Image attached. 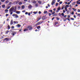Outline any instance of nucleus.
<instances>
[{
	"label": "nucleus",
	"mask_w": 80,
	"mask_h": 80,
	"mask_svg": "<svg viewBox=\"0 0 80 80\" xmlns=\"http://www.w3.org/2000/svg\"><path fill=\"white\" fill-rule=\"evenodd\" d=\"M22 9H24V8H25V6L24 5L22 6Z\"/></svg>",
	"instance_id": "nucleus-14"
},
{
	"label": "nucleus",
	"mask_w": 80,
	"mask_h": 80,
	"mask_svg": "<svg viewBox=\"0 0 80 80\" xmlns=\"http://www.w3.org/2000/svg\"><path fill=\"white\" fill-rule=\"evenodd\" d=\"M11 28H12V29H13V28H14V26H12L11 27Z\"/></svg>",
	"instance_id": "nucleus-38"
},
{
	"label": "nucleus",
	"mask_w": 80,
	"mask_h": 80,
	"mask_svg": "<svg viewBox=\"0 0 80 80\" xmlns=\"http://www.w3.org/2000/svg\"><path fill=\"white\" fill-rule=\"evenodd\" d=\"M55 18L53 17L52 19V20H54V19Z\"/></svg>",
	"instance_id": "nucleus-57"
},
{
	"label": "nucleus",
	"mask_w": 80,
	"mask_h": 80,
	"mask_svg": "<svg viewBox=\"0 0 80 80\" xmlns=\"http://www.w3.org/2000/svg\"><path fill=\"white\" fill-rule=\"evenodd\" d=\"M27 29H29V30H31L32 29V27L31 26H29L27 27Z\"/></svg>",
	"instance_id": "nucleus-3"
},
{
	"label": "nucleus",
	"mask_w": 80,
	"mask_h": 80,
	"mask_svg": "<svg viewBox=\"0 0 80 80\" xmlns=\"http://www.w3.org/2000/svg\"><path fill=\"white\" fill-rule=\"evenodd\" d=\"M2 8H5V5H2Z\"/></svg>",
	"instance_id": "nucleus-21"
},
{
	"label": "nucleus",
	"mask_w": 80,
	"mask_h": 80,
	"mask_svg": "<svg viewBox=\"0 0 80 80\" xmlns=\"http://www.w3.org/2000/svg\"><path fill=\"white\" fill-rule=\"evenodd\" d=\"M52 14H51V13H49V17H50V16H51Z\"/></svg>",
	"instance_id": "nucleus-42"
},
{
	"label": "nucleus",
	"mask_w": 80,
	"mask_h": 80,
	"mask_svg": "<svg viewBox=\"0 0 80 80\" xmlns=\"http://www.w3.org/2000/svg\"><path fill=\"white\" fill-rule=\"evenodd\" d=\"M12 14H13V12H11L10 15H12Z\"/></svg>",
	"instance_id": "nucleus-46"
},
{
	"label": "nucleus",
	"mask_w": 80,
	"mask_h": 80,
	"mask_svg": "<svg viewBox=\"0 0 80 80\" xmlns=\"http://www.w3.org/2000/svg\"><path fill=\"white\" fill-rule=\"evenodd\" d=\"M62 1H61V2H59L60 4H62Z\"/></svg>",
	"instance_id": "nucleus-40"
},
{
	"label": "nucleus",
	"mask_w": 80,
	"mask_h": 80,
	"mask_svg": "<svg viewBox=\"0 0 80 80\" xmlns=\"http://www.w3.org/2000/svg\"><path fill=\"white\" fill-rule=\"evenodd\" d=\"M1 2H5V0H1Z\"/></svg>",
	"instance_id": "nucleus-44"
},
{
	"label": "nucleus",
	"mask_w": 80,
	"mask_h": 80,
	"mask_svg": "<svg viewBox=\"0 0 80 80\" xmlns=\"http://www.w3.org/2000/svg\"><path fill=\"white\" fill-rule=\"evenodd\" d=\"M55 3V0H52V1L51 3L52 5H54Z\"/></svg>",
	"instance_id": "nucleus-4"
},
{
	"label": "nucleus",
	"mask_w": 80,
	"mask_h": 80,
	"mask_svg": "<svg viewBox=\"0 0 80 80\" xmlns=\"http://www.w3.org/2000/svg\"><path fill=\"white\" fill-rule=\"evenodd\" d=\"M17 26H18V27H20L21 25L20 24H18Z\"/></svg>",
	"instance_id": "nucleus-25"
},
{
	"label": "nucleus",
	"mask_w": 80,
	"mask_h": 80,
	"mask_svg": "<svg viewBox=\"0 0 80 80\" xmlns=\"http://www.w3.org/2000/svg\"><path fill=\"white\" fill-rule=\"evenodd\" d=\"M9 29H10V26L8 25V30H9Z\"/></svg>",
	"instance_id": "nucleus-16"
},
{
	"label": "nucleus",
	"mask_w": 80,
	"mask_h": 80,
	"mask_svg": "<svg viewBox=\"0 0 80 80\" xmlns=\"http://www.w3.org/2000/svg\"><path fill=\"white\" fill-rule=\"evenodd\" d=\"M59 12V10H58L56 11V13H58Z\"/></svg>",
	"instance_id": "nucleus-49"
},
{
	"label": "nucleus",
	"mask_w": 80,
	"mask_h": 80,
	"mask_svg": "<svg viewBox=\"0 0 80 80\" xmlns=\"http://www.w3.org/2000/svg\"><path fill=\"white\" fill-rule=\"evenodd\" d=\"M78 16H80V14H78Z\"/></svg>",
	"instance_id": "nucleus-63"
},
{
	"label": "nucleus",
	"mask_w": 80,
	"mask_h": 80,
	"mask_svg": "<svg viewBox=\"0 0 80 80\" xmlns=\"http://www.w3.org/2000/svg\"><path fill=\"white\" fill-rule=\"evenodd\" d=\"M19 1H15V2L16 3V4H17L18 3H19Z\"/></svg>",
	"instance_id": "nucleus-17"
},
{
	"label": "nucleus",
	"mask_w": 80,
	"mask_h": 80,
	"mask_svg": "<svg viewBox=\"0 0 80 80\" xmlns=\"http://www.w3.org/2000/svg\"><path fill=\"white\" fill-rule=\"evenodd\" d=\"M18 4L20 5H22V2H20L18 3Z\"/></svg>",
	"instance_id": "nucleus-19"
},
{
	"label": "nucleus",
	"mask_w": 80,
	"mask_h": 80,
	"mask_svg": "<svg viewBox=\"0 0 80 80\" xmlns=\"http://www.w3.org/2000/svg\"><path fill=\"white\" fill-rule=\"evenodd\" d=\"M31 2L33 3H37V2L35 1L32 0Z\"/></svg>",
	"instance_id": "nucleus-11"
},
{
	"label": "nucleus",
	"mask_w": 80,
	"mask_h": 80,
	"mask_svg": "<svg viewBox=\"0 0 80 80\" xmlns=\"http://www.w3.org/2000/svg\"><path fill=\"white\" fill-rule=\"evenodd\" d=\"M16 10L17 8L16 7H15V8H14V7H12L9 10V12H16Z\"/></svg>",
	"instance_id": "nucleus-1"
},
{
	"label": "nucleus",
	"mask_w": 80,
	"mask_h": 80,
	"mask_svg": "<svg viewBox=\"0 0 80 80\" xmlns=\"http://www.w3.org/2000/svg\"><path fill=\"white\" fill-rule=\"evenodd\" d=\"M33 13H34V14H37V12H33Z\"/></svg>",
	"instance_id": "nucleus-27"
},
{
	"label": "nucleus",
	"mask_w": 80,
	"mask_h": 80,
	"mask_svg": "<svg viewBox=\"0 0 80 80\" xmlns=\"http://www.w3.org/2000/svg\"><path fill=\"white\" fill-rule=\"evenodd\" d=\"M63 8H63V7H62L61 8V9H62V10L63 9Z\"/></svg>",
	"instance_id": "nucleus-55"
},
{
	"label": "nucleus",
	"mask_w": 80,
	"mask_h": 80,
	"mask_svg": "<svg viewBox=\"0 0 80 80\" xmlns=\"http://www.w3.org/2000/svg\"><path fill=\"white\" fill-rule=\"evenodd\" d=\"M65 10H66V12L67 11V7H65Z\"/></svg>",
	"instance_id": "nucleus-18"
},
{
	"label": "nucleus",
	"mask_w": 80,
	"mask_h": 80,
	"mask_svg": "<svg viewBox=\"0 0 80 80\" xmlns=\"http://www.w3.org/2000/svg\"><path fill=\"white\" fill-rule=\"evenodd\" d=\"M16 13H17V14H19V13H20V11H16Z\"/></svg>",
	"instance_id": "nucleus-12"
},
{
	"label": "nucleus",
	"mask_w": 80,
	"mask_h": 80,
	"mask_svg": "<svg viewBox=\"0 0 80 80\" xmlns=\"http://www.w3.org/2000/svg\"><path fill=\"white\" fill-rule=\"evenodd\" d=\"M72 15H73V14H74V12H72Z\"/></svg>",
	"instance_id": "nucleus-62"
},
{
	"label": "nucleus",
	"mask_w": 80,
	"mask_h": 80,
	"mask_svg": "<svg viewBox=\"0 0 80 80\" xmlns=\"http://www.w3.org/2000/svg\"><path fill=\"white\" fill-rule=\"evenodd\" d=\"M46 8H48V6H46Z\"/></svg>",
	"instance_id": "nucleus-64"
},
{
	"label": "nucleus",
	"mask_w": 80,
	"mask_h": 80,
	"mask_svg": "<svg viewBox=\"0 0 80 80\" xmlns=\"http://www.w3.org/2000/svg\"><path fill=\"white\" fill-rule=\"evenodd\" d=\"M48 7H50V4H48Z\"/></svg>",
	"instance_id": "nucleus-53"
},
{
	"label": "nucleus",
	"mask_w": 80,
	"mask_h": 80,
	"mask_svg": "<svg viewBox=\"0 0 80 80\" xmlns=\"http://www.w3.org/2000/svg\"><path fill=\"white\" fill-rule=\"evenodd\" d=\"M12 33H11V35H13V36H14L15 35V34H16V32H15L13 31L12 32Z\"/></svg>",
	"instance_id": "nucleus-6"
},
{
	"label": "nucleus",
	"mask_w": 80,
	"mask_h": 80,
	"mask_svg": "<svg viewBox=\"0 0 80 80\" xmlns=\"http://www.w3.org/2000/svg\"><path fill=\"white\" fill-rule=\"evenodd\" d=\"M10 7H11L10 6H9L7 8V9H9V8H10Z\"/></svg>",
	"instance_id": "nucleus-37"
},
{
	"label": "nucleus",
	"mask_w": 80,
	"mask_h": 80,
	"mask_svg": "<svg viewBox=\"0 0 80 80\" xmlns=\"http://www.w3.org/2000/svg\"><path fill=\"white\" fill-rule=\"evenodd\" d=\"M26 11H25V10H24L22 11V12H26Z\"/></svg>",
	"instance_id": "nucleus-43"
},
{
	"label": "nucleus",
	"mask_w": 80,
	"mask_h": 80,
	"mask_svg": "<svg viewBox=\"0 0 80 80\" xmlns=\"http://www.w3.org/2000/svg\"><path fill=\"white\" fill-rule=\"evenodd\" d=\"M5 12H8V9H6L5 10Z\"/></svg>",
	"instance_id": "nucleus-34"
},
{
	"label": "nucleus",
	"mask_w": 80,
	"mask_h": 80,
	"mask_svg": "<svg viewBox=\"0 0 80 80\" xmlns=\"http://www.w3.org/2000/svg\"><path fill=\"white\" fill-rule=\"evenodd\" d=\"M57 15H58V13H55L53 15V17H55V16H57Z\"/></svg>",
	"instance_id": "nucleus-13"
},
{
	"label": "nucleus",
	"mask_w": 80,
	"mask_h": 80,
	"mask_svg": "<svg viewBox=\"0 0 80 80\" xmlns=\"http://www.w3.org/2000/svg\"><path fill=\"white\" fill-rule=\"evenodd\" d=\"M55 13V12L54 11L52 12V15H53V14H54Z\"/></svg>",
	"instance_id": "nucleus-35"
},
{
	"label": "nucleus",
	"mask_w": 80,
	"mask_h": 80,
	"mask_svg": "<svg viewBox=\"0 0 80 80\" xmlns=\"http://www.w3.org/2000/svg\"><path fill=\"white\" fill-rule=\"evenodd\" d=\"M38 2L39 3V4H41L42 3V2L41 1H39Z\"/></svg>",
	"instance_id": "nucleus-28"
},
{
	"label": "nucleus",
	"mask_w": 80,
	"mask_h": 80,
	"mask_svg": "<svg viewBox=\"0 0 80 80\" xmlns=\"http://www.w3.org/2000/svg\"><path fill=\"white\" fill-rule=\"evenodd\" d=\"M58 10H61V8H60V7H59L58 8Z\"/></svg>",
	"instance_id": "nucleus-20"
},
{
	"label": "nucleus",
	"mask_w": 80,
	"mask_h": 80,
	"mask_svg": "<svg viewBox=\"0 0 80 80\" xmlns=\"http://www.w3.org/2000/svg\"><path fill=\"white\" fill-rule=\"evenodd\" d=\"M30 15H31L30 13L29 12L28 13V15H29V16H30Z\"/></svg>",
	"instance_id": "nucleus-47"
},
{
	"label": "nucleus",
	"mask_w": 80,
	"mask_h": 80,
	"mask_svg": "<svg viewBox=\"0 0 80 80\" xmlns=\"http://www.w3.org/2000/svg\"><path fill=\"white\" fill-rule=\"evenodd\" d=\"M57 18V20H59V18Z\"/></svg>",
	"instance_id": "nucleus-58"
},
{
	"label": "nucleus",
	"mask_w": 80,
	"mask_h": 80,
	"mask_svg": "<svg viewBox=\"0 0 80 80\" xmlns=\"http://www.w3.org/2000/svg\"><path fill=\"white\" fill-rule=\"evenodd\" d=\"M8 2H9V1H8V0H7V1H6V3L7 4L8 3Z\"/></svg>",
	"instance_id": "nucleus-29"
},
{
	"label": "nucleus",
	"mask_w": 80,
	"mask_h": 80,
	"mask_svg": "<svg viewBox=\"0 0 80 80\" xmlns=\"http://www.w3.org/2000/svg\"><path fill=\"white\" fill-rule=\"evenodd\" d=\"M74 18H76V16L74 15Z\"/></svg>",
	"instance_id": "nucleus-60"
},
{
	"label": "nucleus",
	"mask_w": 80,
	"mask_h": 80,
	"mask_svg": "<svg viewBox=\"0 0 80 80\" xmlns=\"http://www.w3.org/2000/svg\"><path fill=\"white\" fill-rule=\"evenodd\" d=\"M42 23H43V22H42V21H40L39 22H38V23L37 24H36V25H40V24Z\"/></svg>",
	"instance_id": "nucleus-5"
},
{
	"label": "nucleus",
	"mask_w": 80,
	"mask_h": 80,
	"mask_svg": "<svg viewBox=\"0 0 80 80\" xmlns=\"http://www.w3.org/2000/svg\"><path fill=\"white\" fill-rule=\"evenodd\" d=\"M41 18H37V22H38L41 19Z\"/></svg>",
	"instance_id": "nucleus-10"
},
{
	"label": "nucleus",
	"mask_w": 80,
	"mask_h": 80,
	"mask_svg": "<svg viewBox=\"0 0 80 80\" xmlns=\"http://www.w3.org/2000/svg\"><path fill=\"white\" fill-rule=\"evenodd\" d=\"M63 13H65V10H63Z\"/></svg>",
	"instance_id": "nucleus-41"
},
{
	"label": "nucleus",
	"mask_w": 80,
	"mask_h": 80,
	"mask_svg": "<svg viewBox=\"0 0 80 80\" xmlns=\"http://www.w3.org/2000/svg\"><path fill=\"white\" fill-rule=\"evenodd\" d=\"M35 6L36 7H38V5L37 3L35 4Z\"/></svg>",
	"instance_id": "nucleus-32"
},
{
	"label": "nucleus",
	"mask_w": 80,
	"mask_h": 80,
	"mask_svg": "<svg viewBox=\"0 0 80 80\" xmlns=\"http://www.w3.org/2000/svg\"><path fill=\"white\" fill-rule=\"evenodd\" d=\"M58 5V3L57 2L56 4V7H57Z\"/></svg>",
	"instance_id": "nucleus-31"
},
{
	"label": "nucleus",
	"mask_w": 80,
	"mask_h": 80,
	"mask_svg": "<svg viewBox=\"0 0 80 80\" xmlns=\"http://www.w3.org/2000/svg\"><path fill=\"white\" fill-rule=\"evenodd\" d=\"M37 28L38 29H39L40 28V26H38L37 27Z\"/></svg>",
	"instance_id": "nucleus-24"
},
{
	"label": "nucleus",
	"mask_w": 80,
	"mask_h": 80,
	"mask_svg": "<svg viewBox=\"0 0 80 80\" xmlns=\"http://www.w3.org/2000/svg\"><path fill=\"white\" fill-rule=\"evenodd\" d=\"M52 10H50L49 12H50L51 13H52Z\"/></svg>",
	"instance_id": "nucleus-45"
},
{
	"label": "nucleus",
	"mask_w": 80,
	"mask_h": 80,
	"mask_svg": "<svg viewBox=\"0 0 80 80\" xmlns=\"http://www.w3.org/2000/svg\"><path fill=\"white\" fill-rule=\"evenodd\" d=\"M39 14H40V13H42V12L40 11L39 12Z\"/></svg>",
	"instance_id": "nucleus-59"
},
{
	"label": "nucleus",
	"mask_w": 80,
	"mask_h": 80,
	"mask_svg": "<svg viewBox=\"0 0 80 80\" xmlns=\"http://www.w3.org/2000/svg\"><path fill=\"white\" fill-rule=\"evenodd\" d=\"M60 1V0H58L57 2H59Z\"/></svg>",
	"instance_id": "nucleus-61"
},
{
	"label": "nucleus",
	"mask_w": 80,
	"mask_h": 80,
	"mask_svg": "<svg viewBox=\"0 0 80 80\" xmlns=\"http://www.w3.org/2000/svg\"><path fill=\"white\" fill-rule=\"evenodd\" d=\"M13 24V21L12 19L11 21L10 24L12 25V24Z\"/></svg>",
	"instance_id": "nucleus-9"
},
{
	"label": "nucleus",
	"mask_w": 80,
	"mask_h": 80,
	"mask_svg": "<svg viewBox=\"0 0 80 80\" xmlns=\"http://www.w3.org/2000/svg\"><path fill=\"white\" fill-rule=\"evenodd\" d=\"M5 40H9V39H8V38H6V39H5Z\"/></svg>",
	"instance_id": "nucleus-48"
},
{
	"label": "nucleus",
	"mask_w": 80,
	"mask_h": 80,
	"mask_svg": "<svg viewBox=\"0 0 80 80\" xmlns=\"http://www.w3.org/2000/svg\"><path fill=\"white\" fill-rule=\"evenodd\" d=\"M25 14L26 15H27L28 14V12H26L25 13Z\"/></svg>",
	"instance_id": "nucleus-50"
},
{
	"label": "nucleus",
	"mask_w": 80,
	"mask_h": 80,
	"mask_svg": "<svg viewBox=\"0 0 80 80\" xmlns=\"http://www.w3.org/2000/svg\"><path fill=\"white\" fill-rule=\"evenodd\" d=\"M68 18H70V15H68Z\"/></svg>",
	"instance_id": "nucleus-52"
},
{
	"label": "nucleus",
	"mask_w": 80,
	"mask_h": 80,
	"mask_svg": "<svg viewBox=\"0 0 80 80\" xmlns=\"http://www.w3.org/2000/svg\"><path fill=\"white\" fill-rule=\"evenodd\" d=\"M68 5H70V3L69 2H68L67 3Z\"/></svg>",
	"instance_id": "nucleus-56"
},
{
	"label": "nucleus",
	"mask_w": 80,
	"mask_h": 80,
	"mask_svg": "<svg viewBox=\"0 0 80 80\" xmlns=\"http://www.w3.org/2000/svg\"><path fill=\"white\" fill-rule=\"evenodd\" d=\"M61 15H62V16H64V13H61Z\"/></svg>",
	"instance_id": "nucleus-33"
},
{
	"label": "nucleus",
	"mask_w": 80,
	"mask_h": 80,
	"mask_svg": "<svg viewBox=\"0 0 80 80\" xmlns=\"http://www.w3.org/2000/svg\"><path fill=\"white\" fill-rule=\"evenodd\" d=\"M9 31H6V32L5 33H6V34L7 33H8V32H9Z\"/></svg>",
	"instance_id": "nucleus-23"
},
{
	"label": "nucleus",
	"mask_w": 80,
	"mask_h": 80,
	"mask_svg": "<svg viewBox=\"0 0 80 80\" xmlns=\"http://www.w3.org/2000/svg\"><path fill=\"white\" fill-rule=\"evenodd\" d=\"M71 19L72 20H74V18H71Z\"/></svg>",
	"instance_id": "nucleus-54"
},
{
	"label": "nucleus",
	"mask_w": 80,
	"mask_h": 80,
	"mask_svg": "<svg viewBox=\"0 0 80 80\" xmlns=\"http://www.w3.org/2000/svg\"><path fill=\"white\" fill-rule=\"evenodd\" d=\"M28 7L29 8H32V6L29 5L28 6Z\"/></svg>",
	"instance_id": "nucleus-26"
},
{
	"label": "nucleus",
	"mask_w": 80,
	"mask_h": 80,
	"mask_svg": "<svg viewBox=\"0 0 80 80\" xmlns=\"http://www.w3.org/2000/svg\"><path fill=\"white\" fill-rule=\"evenodd\" d=\"M8 14H6V17H8Z\"/></svg>",
	"instance_id": "nucleus-39"
},
{
	"label": "nucleus",
	"mask_w": 80,
	"mask_h": 80,
	"mask_svg": "<svg viewBox=\"0 0 80 80\" xmlns=\"http://www.w3.org/2000/svg\"><path fill=\"white\" fill-rule=\"evenodd\" d=\"M12 16V17H13L14 18H18V17H18V16L17 14H13Z\"/></svg>",
	"instance_id": "nucleus-2"
},
{
	"label": "nucleus",
	"mask_w": 80,
	"mask_h": 80,
	"mask_svg": "<svg viewBox=\"0 0 80 80\" xmlns=\"http://www.w3.org/2000/svg\"><path fill=\"white\" fill-rule=\"evenodd\" d=\"M66 7H67V8L69 7V6L68 5H66V6H65Z\"/></svg>",
	"instance_id": "nucleus-36"
},
{
	"label": "nucleus",
	"mask_w": 80,
	"mask_h": 80,
	"mask_svg": "<svg viewBox=\"0 0 80 80\" xmlns=\"http://www.w3.org/2000/svg\"><path fill=\"white\" fill-rule=\"evenodd\" d=\"M61 15V13H58V15H59V16H60V15Z\"/></svg>",
	"instance_id": "nucleus-51"
},
{
	"label": "nucleus",
	"mask_w": 80,
	"mask_h": 80,
	"mask_svg": "<svg viewBox=\"0 0 80 80\" xmlns=\"http://www.w3.org/2000/svg\"><path fill=\"white\" fill-rule=\"evenodd\" d=\"M27 30H28V29H27H27H24V30H23L24 32H27Z\"/></svg>",
	"instance_id": "nucleus-15"
},
{
	"label": "nucleus",
	"mask_w": 80,
	"mask_h": 80,
	"mask_svg": "<svg viewBox=\"0 0 80 80\" xmlns=\"http://www.w3.org/2000/svg\"><path fill=\"white\" fill-rule=\"evenodd\" d=\"M47 13V11H44V13L45 14V13Z\"/></svg>",
	"instance_id": "nucleus-30"
},
{
	"label": "nucleus",
	"mask_w": 80,
	"mask_h": 80,
	"mask_svg": "<svg viewBox=\"0 0 80 80\" xmlns=\"http://www.w3.org/2000/svg\"><path fill=\"white\" fill-rule=\"evenodd\" d=\"M77 3L79 4V5H80V0H78L77 1Z\"/></svg>",
	"instance_id": "nucleus-7"
},
{
	"label": "nucleus",
	"mask_w": 80,
	"mask_h": 80,
	"mask_svg": "<svg viewBox=\"0 0 80 80\" xmlns=\"http://www.w3.org/2000/svg\"><path fill=\"white\" fill-rule=\"evenodd\" d=\"M46 17V16H43L42 17V20H45V19H46V18H45Z\"/></svg>",
	"instance_id": "nucleus-8"
},
{
	"label": "nucleus",
	"mask_w": 80,
	"mask_h": 80,
	"mask_svg": "<svg viewBox=\"0 0 80 80\" xmlns=\"http://www.w3.org/2000/svg\"><path fill=\"white\" fill-rule=\"evenodd\" d=\"M15 24V23H18V21H14L13 22Z\"/></svg>",
	"instance_id": "nucleus-22"
}]
</instances>
